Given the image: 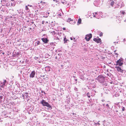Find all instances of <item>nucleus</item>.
Returning <instances> with one entry per match:
<instances>
[{
  "instance_id": "7c9ffc66",
  "label": "nucleus",
  "mask_w": 126,
  "mask_h": 126,
  "mask_svg": "<svg viewBox=\"0 0 126 126\" xmlns=\"http://www.w3.org/2000/svg\"><path fill=\"white\" fill-rule=\"evenodd\" d=\"M106 106L108 108H110L109 107V105L108 104H107L106 105Z\"/></svg>"
},
{
  "instance_id": "2f4dec72",
  "label": "nucleus",
  "mask_w": 126,
  "mask_h": 126,
  "mask_svg": "<svg viewBox=\"0 0 126 126\" xmlns=\"http://www.w3.org/2000/svg\"><path fill=\"white\" fill-rule=\"evenodd\" d=\"M38 57H34V59L36 60H37L38 59Z\"/></svg>"
},
{
  "instance_id": "aec40b11",
  "label": "nucleus",
  "mask_w": 126,
  "mask_h": 126,
  "mask_svg": "<svg viewBox=\"0 0 126 126\" xmlns=\"http://www.w3.org/2000/svg\"><path fill=\"white\" fill-rule=\"evenodd\" d=\"M119 4H120V3H118V4H117L116 5V7H115V8H118V7H120Z\"/></svg>"
},
{
  "instance_id": "4c0bfd02",
  "label": "nucleus",
  "mask_w": 126,
  "mask_h": 126,
  "mask_svg": "<svg viewBox=\"0 0 126 126\" xmlns=\"http://www.w3.org/2000/svg\"><path fill=\"white\" fill-rule=\"evenodd\" d=\"M63 30H64L66 29L65 28H63Z\"/></svg>"
},
{
  "instance_id": "052dcab7",
  "label": "nucleus",
  "mask_w": 126,
  "mask_h": 126,
  "mask_svg": "<svg viewBox=\"0 0 126 126\" xmlns=\"http://www.w3.org/2000/svg\"><path fill=\"white\" fill-rule=\"evenodd\" d=\"M125 74L126 75V73Z\"/></svg>"
},
{
  "instance_id": "f03ea898",
  "label": "nucleus",
  "mask_w": 126,
  "mask_h": 126,
  "mask_svg": "<svg viewBox=\"0 0 126 126\" xmlns=\"http://www.w3.org/2000/svg\"><path fill=\"white\" fill-rule=\"evenodd\" d=\"M43 106H46L47 108H52L51 106L47 102H46L45 100L42 99L40 102Z\"/></svg>"
},
{
  "instance_id": "c9c22d12",
  "label": "nucleus",
  "mask_w": 126,
  "mask_h": 126,
  "mask_svg": "<svg viewBox=\"0 0 126 126\" xmlns=\"http://www.w3.org/2000/svg\"><path fill=\"white\" fill-rule=\"evenodd\" d=\"M93 14L94 15V17H96V16L95 15H94V13H93Z\"/></svg>"
},
{
  "instance_id": "a878e982",
  "label": "nucleus",
  "mask_w": 126,
  "mask_h": 126,
  "mask_svg": "<svg viewBox=\"0 0 126 126\" xmlns=\"http://www.w3.org/2000/svg\"><path fill=\"white\" fill-rule=\"evenodd\" d=\"M40 3L43 4H44L46 2H43L42 1H41Z\"/></svg>"
},
{
  "instance_id": "dca6fc26",
  "label": "nucleus",
  "mask_w": 126,
  "mask_h": 126,
  "mask_svg": "<svg viewBox=\"0 0 126 126\" xmlns=\"http://www.w3.org/2000/svg\"><path fill=\"white\" fill-rule=\"evenodd\" d=\"M81 18H79L78 19V23L79 24H80L81 23Z\"/></svg>"
},
{
  "instance_id": "cd10ccee",
  "label": "nucleus",
  "mask_w": 126,
  "mask_h": 126,
  "mask_svg": "<svg viewBox=\"0 0 126 126\" xmlns=\"http://www.w3.org/2000/svg\"><path fill=\"white\" fill-rule=\"evenodd\" d=\"M74 90L76 91H78L77 88L76 87H75L74 88Z\"/></svg>"
},
{
  "instance_id": "b1692460",
  "label": "nucleus",
  "mask_w": 126,
  "mask_h": 126,
  "mask_svg": "<svg viewBox=\"0 0 126 126\" xmlns=\"http://www.w3.org/2000/svg\"><path fill=\"white\" fill-rule=\"evenodd\" d=\"M25 93L26 94V98H27L28 96V93L27 92Z\"/></svg>"
},
{
  "instance_id": "1a4fd4ad",
  "label": "nucleus",
  "mask_w": 126,
  "mask_h": 126,
  "mask_svg": "<svg viewBox=\"0 0 126 126\" xmlns=\"http://www.w3.org/2000/svg\"><path fill=\"white\" fill-rule=\"evenodd\" d=\"M73 19H71V18H68L67 20V22H69L70 24H74L75 22H73Z\"/></svg>"
},
{
  "instance_id": "a18cd8bd",
  "label": "nucleus",
  "mask_w": 126,
  "mask_h": 126,
  "mask_svg": "<svg viewBox=\"0 0 126 126\" xmlns=\"http://www.w3.org/2000/svg\"><path fill=\"white\" fill-rule=\"evenodd\" d=\"M55 58L56 59H57V57H56Z\"/></svg>"
},
{
  "instance_id": "393cba45",
  "label": "nucleus",
  "mask_w": 126,
  "mask_h": 126,
  "mask_svg": "<svg viewBox=\"0 0 126 126\" xmlns=\"http://www.w3.org/2000/svg\"><path fill=\"white\" fill-rule=\"evenodd\" d=\"M93 40L96 42H97V39L95 38H94L93 39Z\"/></svg>"
},
{
  "instance_id": "79ce46f5",
  "label": "nucleus",
  "mask_w": 126,
  "mask_h": 126,
  "mask_svg": "<svg viewBox=\"0 0 126 126\" xmlns=\"http://www.w3.org/2000/svg\"><path fill=\"white\" fill-rule=\"evenodd\" d=\"M28 6H30L31 7H32V6L31 5H28Z\"/></svg>"
},
{
  "instance_id": "bb28decb",
  "label": "nucleus",
  "mask_w": 126,
  "mask_h": 126,
  "mask_svg": "<svg viewBox=\"0 0 126 126\" xmlns=\"http://www.w3.org/2000/svg\"><path fill=\"white\" fill-rule=\"evenodd\" d=\"M121 6L120 7V8L122 7L123 6H124V4L122 2V3L121 4Z\"/></svg>"
},
{
  "instance_id": "de8ad7c7",
  "label": "nucleus",
  "mask_w": 126,
  "mask_h": 126,
  "mask_svg": "<svg viewBox=\"0 0 126 126\" xmlns=\"http://www.w3.org/2000/svg\"><path fill=\"white\" fill-rule=\"evenodd\" d=\"M99 13H100V14H101V13H102V12H99Z\"/></svg>"
},
{
  "instance_id": "4be33fe9",
  "label": "nucleus",
  "mask_w": 126,
  "mask_h": 126,
  "mask_svg": "<svg viewBox=\"0 0 126 126\" xmlns=\"http://www.w3.org/2000/svg\"><path fill=\"white\" fill-rule=\"evenodd\" d=\"M64 43H67V40L66 39V38L65 37L64 38Z\"/></svg>"
},
{
  "instance_id": "774afa93",
  "label": "nucleus",
  "mask_w": 126,
  "mask_h": 126,
  "mask_svg": "<svg viewBox=\"0 0 126 126\" xmlns=\"http://www.w3.org/2000/svg\"><path fill=\"white\" fill-rule=\"evenodd\" d=\"M102 101H103V100H102Z\"/></svg>"
},
{
  "instance_id": "39448f33",
  "label": "nucleus",
  "mask_w": 126,
  "mask_h": 126,
  "mask_svg": "<svg viewBox=\"0 0 126 126\" xmlns=\"http://www.w3.org/2000/svg\"><path fill=\"white\" fill-rule=\"evenodd\" d=\"M0 9L1 10V13L3 14L4 12L6 11L7 8L3 6L0 8Z\"/></svg>"
},
{
  "instance_id": "58836bf2",
  "label": "nucleus",
  "mask_w": 126,
  "mask_h": 126,
  "mask_svg": "<svg viewBox=\"0 0 126 126\" xmlns=\"http://www.w3.org/2000/svg\"><path fill=\"white\" fill-rule=\"evenodd\" d=\"M115 54L116 55H118V53H115Z\"/></svg>"
},
{
  "instance_id": "09e8293b",
  "label": "nucleus",
  "mask_w": 126,
  "mask_h": 126,
  "mask_svg": "<svg viewBox=\"0 0 126 126\" xmlns=\"http://www.w3.org/2000/svg\"><path fill=\"white\" fill-rule=\"evenodd\" d=\"M105 105V104H103V106H104Z\"/></svg>"
},
{
  "instance_id": "c85d7f7f",
  "label": "nucleus",
  "mask_w": 126,
  "mask_h": 126,
  "mask_svg": "<svg viewBox=\"0 0 126 126\" xmlns=\"http://www.w3.org/2000/svg\"><path fill=\"white\" fill-rule=\"evenodd\" d=\"M125 110V108L124 107H122V110L123 111H124Z\"/></svg>"
},
{
  "instance_id": "6e6d98bb",
  "label": "nucleus",
  "mask_w": 126,
  "mask_h": 126,
  "mask_svg": "<svg viewBox=\"0 0 126 126\" xmlns=\"http://www.w3.org/2000/svg\"><path fill=\"white\" fill-rule=\"evenodd\" d=\"M13 104V103H11V104Z\"/></svg>"
},
{
  "instance_id": "6e6552de",
  "label": "nucleus",
  "mask_w": 126,
  "mask_h": 126,
  "mask_svg": "<svg viewBox=\"0 0 126 126\" xmlns=\"http://www.w3.org/2000/svg\"><path fill=\"white\" fill-rule=\"evenodd\" d=\"M35 74L36 72L35 71H32L30 75V77L32 78L34 77Z\"/></svg>"
},
{
  "instance_id": "c756f323",
  "label": "nucleus",
  "mask_w": 126,
  "mask_h": 126,
  "mask_svg": "<svg viewBox=\"0 0 126 126\" xmlns=\"http://www.w3.org/2000/svg\"><path fill=\"white\" fill-rule=\"evenodd\" d=\"M102 35H103L102 33L101 32V33H100L99 34V36H102Z\"/></svg>"
},
{
  "instance_id": "5701e85b",
  "label": "nucleus",
  "mask_w": 126,
  "mask_h": 126,
  "mask_svg": "<svg viewBox=\"0 0 126 126\" xmlns=\"http://www.w3.org/2000/svg\"><path fill=\"white\" fill-rule=\"evenodd\" d=\"M126 72V71L125 70H122V73H124L125 74Z\"/></svg>"
},
{
  "instance_id": "473e14b6",
  "label": "nucleus",
  "mask_w": 126,
  "mask_h": 126,
  "mask_svg": "<svg viewBox=\"0 0 126 126\" xmlns=\"http://www.w3.org/2000/svg\"><path fill=\"white\" fill-rule=\"evenodd\" d=\"M95 124V125H96L97 124H98V125H99L100 124L99 123H98V122H97V123H94Z\"/></svg>"
},
{
  "instance_id": "49530a36",
  "label": "nucleus",
  "mask_w": 126,
  "mask_h": 126,
  "mask_svg": "<svg viewBox=\"0 0 126 126\" xmlns=\"http://www.w3.org/2000/svg\"><path fill=\"white\" fill-rule=\"evenodd\" d=\"M116 50H115L114 51V52H115H115H116Z\"/></svg>"
},
{
  "instance_id": "864d4df0",
  "label": "nucleus",
  "mask_w": 126,
  "mask_h": 126,
  "mask_svg": "<svg viewBox=\"0 0 126 126\" xmlns=\"http://www.w3.org/2000/svg\"><path fill=\"white\" fill-rule=\"evenodd\" d=\"M105 121V120H104V121H103V122H104Z\"/></svg>"
},
{
  "instance_id": "f257e3e1",
  "label": "nucleus",
  "mask_w": 126,
  "mask_h": 126,
  "mask_svg": "<svg viewBox=\"0 0 126 126\" xmlns=\"http://www.w3.org/2000/svg\"><path fill=\"white\" fill-rule=\"evenodd\" d=\"M80 78L82 80H87L88 79L89 76L83 71L80 72L79 74Z\"/></svg>"
},
{
  "instance_id": "9d476101",
  "label": "nucleus",
  "mask_w": 126,
  "mask_h": 126,
  "mask_svg": "<svg viewBox=\"0 0 126 126\" xmlns=\"http://www.w3.org/2000/svg\"><path fill=\"white\" fill-rule=\"evenodd\" d=\"M41 40L45 43H47L49 41V40L46 38H43L41 39Z\"/></svg>"
},
{
  "instance_id": "4468645a",
  "label": "nucleus",
  "mask_w": 126,
  "mask_h": 126,
  "mask_svg": "<svg viewBox=\"0 0 126 126\" xmlns=\"http://www.w3.org/2000/svg\"><path fill=\"white\" fill-rule=\"evenodd\" d=\"M16 4V2H13V3H11V6H14Z\"/></svg>"
},
{
  "instance_id": "603ef678",
  "label": "nucleus",
  "mask_w": 126,
  "mask_h": 126,
  "mask_svg": "<svg viewBox=\"0 0 126 126\" xmlns=\"http://www.w3.org/2000/svg\"><path fill=\"white\" fill-rule=\"evenodd\" d=\"M73 77H74V78H75V76H73Z\"/></svg>"
},
{
  "instance_id": "37998d69",
  "label": "nucleus",
  "mask_w": 126,
  "mask_h": 126,
  "mask_svg": "<svg viewBox=\"0 0 126 126\" xmlns=\"http://www.w3.org/2000/svg\"><path fill=\"white\" fill-rule=\"evenodd\" d=\"M125 41V39H124L123 40V41L124 42V41Z\"/></svg>"
},
{
  "instance_id": "3c124183",
  "label": "nucleus",
  "mask_w": 126,
  "mask_h": 126,
  "mask_svg": "<svg viewBox=\"0 0 126 126\" xmlns=\"http://www.w3.org/2000/svg\"><path fill=\"white\" fill-rule=\"evenodd\" d=\"M2 54H4V53H2Z\"/></svg>"
},
{
  "instance_id": "c03bdc74",
  "label": "nucleus",
  "mask_w": 126,
  "mask_h": 126,
  "mask_svg": "<svg viewBox=\"0 0 126 126\" xmlns=\"http://www.w3.org/2000/svg\"><path fill=\"white\" fill-rule=\"evenodd\" d=\"M70 39L71 40H73V38L72 37H70Z\"/></svg>"
},
{
  "instance_id": "6ab92c4d",
  "label": "nucleus",
  "mask_w": 126,
  "mask_h": 126,
  "mask_svg": "<svg viewBox=\"0 0 126 126\" xmlns=\"http://www.w3.org/2000/svg\"><path fill=\"white\" fill-rule=\"evenodd\" d=\"M3 98V96H0V102L1 103V102L2 101V99Z\"/></svg>"
},
{
  "instance_id": "8fccbe9b",
  "label": "nucleus",
  "mask_w": 126,
  "mask_h": 126,
  "mask_svg": "<svg viewBox=\"0 0 126 126\" xmlns=\"http://www.w3.org/2000/svg\"><path fill=\"white\" fill-rule=\"evenodd\" d=\"M32 23H34V22H32Z\"/></svg>"
},
{
  "instance_id": "5fc2aeb1",
  "label": "nucleus",
  "mask_w": 126,
  "mask_h": 126,
  "mask_svg": "<svg viewBox=\"0 0 126 126\" xmlns=\"http://www.w3.org/2000/svg\"><path fill=\"white\" fill-rule=\"evenodd\" d=\"M110 64L111 63H109Z\"/></svg>"
},
{
  "instance_id": "e433bc0d",
  "label": "nucleus",
  "mask_w": 126,
  "mask_h": 126,
  "mask_svg": "<svg viewBox=\"0 0 126 126\" xmlns=\"http://www.w3.org/2000/svg\"><path fill=\"white\" fill-rule=\"evenodd\" d=\"M94 14H95V15H96V14H97V12H95V13H94Z\"/></svg>"
},
{
  "instance_id": "0eeeda50",
  "label": "nucleus",
  "mask_w": 126,
  "mask_h": 126,
  "mask_svg": "<svg viewBox=\"0 0 126 126\" xmlns=\"http://www.w3.org/2000/svg\"><path fill=\"white\" fill-rule=\"evenodd\" d=\"M7 82L6 80H3V81L1 82L0 84V87H2L3 88H4L5 85L6 84V83Z\"/></svg>"
},
{
  "instance_id": "2eb2a0df",
  "label": "nucleus",
  "mask_w": 126,
  "mask_h": 126,
  "mask_svg": "<svg viewBox=\"0 0 126 126\" xmlns=\"http://www.w3.org/2000/svg\"><path fill=\"white\" fill-rule=\"evenodd\" d=\"M111 1L110 3V5L112 6L113 7H114V6H113V4L115 2L113 1H112L111 0Z\"/></svg>"
},
{
  "instance_id": "13d9d810",
  "label": "nucleus",
  "mask_w": 126,
  "mask_h": 126,
  "mask_svg": "<svg viewBox=\"0 0 126 126\" xmlns=\"http://www.w3.org/2000/svg\"><path fill=\"white\" fill-rule=\"evenodd\" d=\"M116 43V42H114V43Z\"/></svg>"
},
{
  "instance_id": "0e129e2a",
  "label": "nucleus",
  "mask_w": 126,
  "mask_h": 126,
  "mask_svg": "<svg viewBox=\"0 0 126 126\" xmlns=\"http://www.w3.org/2000/svg\"><path fill=\"white\" fill-rule=\"evenodd\" d=\"M2 32V30L1 31V32Z\"/></svg>"
},
{
  "instance_id": "72a5a7b5",
  "label": "nucleus",
  "mask_w": 126,
  "mask_h": 126,
  "mask_svg": "<svg viewBox=\"0 0 126 126\" xmlns=\"http://www.w3.org/2000/svg\"><path fill=\"white\" fill-rule=\"evenodd\" d=\"M22 96L24 98H25V94H22Z\"/></svg>"
},
{
  "instance_id": "f8f14e48",
  "label": "nucleus",
  "mask_w": 126,
  "mask_h": 126,
  "mask_svg": "<svg viewBox=\"0 0 126 126\" xmlns=\"http://www.w3.org/2000/svg\"><path fill=\"white\" fill-rule=\"evenodd\" d=\"M86 95L88 97L90 98L91 97V95L92 96H94V94H91V95L89 93H87Z\"/></svg>"
},
{
  "instance_id": "f3484780",
  "label": "nucleus",
  "mask_w": 126,
  "mask_h": 126,
  "mask_svg": "<svg viewBox=\"0 0 126 126\" xmlns=\"http://www.w3.org/2000/svg\"><path fill=\"white\" fill-rule=\"evenodd\" d=\"M25 10L27 11H29L30 10L29 8H28L27 7V6H25Z\"/></svg>"
},
{
  "instance_id": "ddd939ff",
  "label": "nucleus",
  "mask_w": 126,
  "mask_h": 126,
  "mask_svg": "<svg viewBox=\"0 0 126 126\" xmlns=\"http://www.w3.org/2000/svg\"><path fill=\"white\" fill-rule=\"evenodd\" d=\"M40 44V42L39 41H37L35 43V46H37L38 45H39Z\"/></svg>"
},
{
  "instance_id": "69168bd1",
  "label": "nucleus",
  "mask_w": 126,
  "mask_h": 126,
  "mask_svg": "<svg viewBox=\"0 0 126 126\" xmlns=\"http://www.w3.org/2000/svg\"><path fill=\"white\" fill-rule=\"evenodd\" d=\"M2 32V30L1 31V32Z\"/></svg>"
},
{
  "instance_id": "f704fd0d",
  "label": "nucleus",
  "mask_w": 126,
  "mask_h": 126,
  "mask_svg": "<svg viewBox=\"0 0 126 126\" xmlns=\"http://www.w3.org/2000/svg\"><path fill=\"white\" fill-rule=\"evenodd\" d=\"M1 1L2 2H3V3H5L4 2H5V1H4V0H2Z\"/></svg>"
},
{
  "instance_id": "9b49d317",
  "label": "nucleus",
  "mask_w": 126,
  "mask_h": 126,
  "mask_svg": "<svg viewBox=\"0 0 126 126\" xmlns=\"http://www.w3.org/2000/svg\"><path fill=\"white\" fill-rule=\"evenodd\" d=\"M115 68H116L117 70V71L118 72H120L122 73V70L121 67H119V66H117L115 67Z\"/></svg>"
},
{
  "instance_id": "7ed1b4c3",
  "label": "nucleus",
  "mask_w": 126,
  "mask_h": 126,
  "mask_svg": "<svg viewBox=\"0 0 126 126\" xmlns=\"http://www.w3.org/2000/svg\"><path fill=\"white\" fill-rule=\"evenodd\" d=\"M96 79L100 83H102L104 81V78L102 76H99Z\"/></svg>"
},
{
  "instance_id": "ea45409f",
  "label": "nucleus",
  "mask_w": 126,
  "mask_h": 126,
  "mask_svg": "<svg viewBox=\"0 0 126 126\" xmlns=\"http://www.w3.org/2000/svg\"><path fill=\"white\" fill-rule=\"evenodd\" d=\"M94 92H95V91H94L92 90V93H94Z\"/></svg>"
},
{
  "instance_id": "338daca9",
  "label": "nucleus",
  "mask_w": 126,
  "mask_h": 126,
  "mask_svg": "<svg viewBox=\"0 0 126 126\" xmlns=\"http://www.w3.org/2000/svg\"><path fill=\"white\" fill-rule=\"evenodd\" d=\"M102 101H103V100H102Z\"/></svg>"
},
{
  "instance_id": "412c9836",
  "label": "nucleus",
  "mask_w": 126,
  "mask_h": 126,
  "mask_svg": "<svg viewBox=\"0 0 126 126\" xmlns=\"http://www.w3.org/2000/svg\"><path fill=\"white\" fill-rule=\"evenodd\" d=\"M120 13L123 14V15H124L125 14V12L124 11H120Z\"/></svg>"
},
{
  "instance_id": "a19ab883",
  "label": "nucleus",
  "mask_w": 126,
  "mask_h": 126,
  "mask_svg": "<svg viewBox=\"0 0 126 126\" xmlns=\"http://www.w3.org/2000/svg\"><path fill=\"white\" fill-rule=\"evenodd\" d=\"M75 80L76 81L77 80V79H75Z\"/></svg>"
},
{
  "instance_id": "4d7b16f0",
  "label": "nucleus",
  "mask_w": 126,
  "mask_h": 126,
  "mask_svg": "<svg viewBox=\"0 0 126 126\" xmlns=\"http://www.w3.org/2000/svg\"><path fill=\"white\" fill-rule=\"evenodd\" d=\"M13 104V103H11V104Z\"/></svg>"
},
{
  "instance_id": "20e7f679",
  "label": "nucleus",
  "mask_w": 126,
  "mask_h": 126,
  "mask_svg": "<svg viewBox=\"0 0 126 126\" xmlns=\"http://www.w3.org/2000/svg\"><path fill=\"white\" fill-rule=\"evenodd\" d=\"M92 37V35L91 34H87L86 35L85 37V39L87 41H89L91 38Z\"/></svg>"
},
{
  "instance_id": "423d86ee",
  "label": "nucleus",
  "mask_w": 126,
  "mask_h": 126,
  "mask_svg": "<svg viewBox=\"0 0 126 126\" xmlns=\"http://www.w3.org/2000/svg\"><path fill=\"white\" fill-rule=\"evenodd\" d=\"M123 61L122 59H119L116 62V65L119 66H121L123 64Z\"/></svg>"
},
{
  "instance_id": "e2e57ef3",
  "label": "nucleus",
  "mask_w": 126,
  "mask_h": 126,
  "mask_svg": "<svg viewBox=\"0 0 126 126\" xmlns=\"http://www.w3.org/2000/svg\"><path fill=\"white\" fill-rule=\"evenodd\" d=\"M22 72V71H21V73Z\"/></svg>"
},
{
  "instance_id": "a211bd4d",
  "label": "nucleus",
  "mask_w": 126,
  "mask_h": 126,
  "mask_svg": "<svg viewBox=\"0 0 126 126\" xmlns=\"http://www.w3.org/2000/svg\"><path fill=\"white\" fill-rule=\"evenodd\" d=\"M101 39L100 38H99L98 39H97V43H99L101 41Z\"/></svg>"
},
{
  "instance_id": "bf43d9fd",
  "label": "nucleus",
  "mask_w": 126,
  "mask_h": 126,
  "mask_svg": "<svg viewBox=\"0 0 126 126\" xmlns=\"http://www.w3.org/2000/svg\"><path fill=\"white\" fill-rule=\"evenodd\" d=\"M116 112H118V111L117 110L116 111Z\"/></svg>"
},
{
  "instance_id": "680f3d73",
  "label": "nucleus",
  "mask_w": 126,
  "mask_h": 126,
  "mask_svg": "<svg viewBox=\"0 0 126 126\" xmlns=\"http://www.w3.org/2000/svg\"><path fill=\"white\" fill-rule=\"evenodd\" d=\"M44 77V76H43Z\"/></svg>"
}]
</instances>
